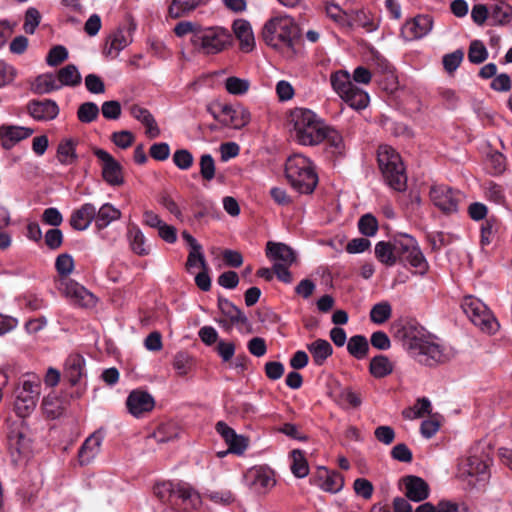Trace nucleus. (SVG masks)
I'll return each instance as SVG.
<instances>
[{"label": "nucleus", "mask_w": 512, "mask_h": 512, "mask_svg": "<svg viewBox=\"0 0 512 512\" xmlns=\"http://www.w3.org/2000/svg\"><path fill=\"white\" fill-rule=\"evenodd\" d=\"M402 334L404 348L418 363L434 366L445 360L442 347L432 340L423 327L408 323L403 327Z\"/></svg>", "instance_id": "nucleus-1"}, {"label": "nucleus", "mask_w": 512, "mask_h": 512, "mask_svg": "<svg viewBox=\"0 0 512 512\" xmlns=\"http://www.w3.org/2000/svg\"><path fill=\"white\" fill-rule=\"evenodd\" d=\"M330 80L334 91L349 106L357 110L367 107L368 93L354 83L368 84L371 81V73L367 68L358 66L353 72V77L347 71L340 70L333 73Z\"/></svg>", "instance_id": "nucleus-2"}, {"label": "nucleus", "mask_w": 512, "mask_h": 512, "mask_svg": "<svg viewBox=\"0 0 512 512\" xmlns=\"http://www.w3.org/2000/svg\"><path fill=\"white\" fill-rule=\"evenodd\" d=\"M291 137L305 146L318 145L324 141V121L312 110L294 108L288 116Z\"/></svg>", "instance_id": "nucleus-3"}, {"label": "nucleus", "mask_w": 512, "mask_h": 512, "mask_svg": "<svg viewBox=\"0 0 512 512\" xmlns=\"http://www.w3.org/2000/svg\"><path fill=\"white\" fill-rule=\"evenodd\" d=\"M285 176L296 191L312 193L318 183V176L310 159L302 154H293L285 164Z\"/></svg>", "instance_id": "nucleus-4"}, {"label": "nucleus", "mask_w": 512, "mask_h": 512, "mask_svg": "<svg viewBox=\"0 0 512 512\" xmlns=\"http://www.w3.org/2000/svg\"><path fill=\"white\" fill-rule=\"evenodd\" d=\"M378 164L386 184L395 191L407 188V175L400 155L390 146L378 149Z\"/></svg>", "instance_id": "nucleus-5"}, {"label": "nucleus", "mask_w": 512, "mask_h": 512, "mask_svg": "<svg viewBox=\"0 0 512 512\" xmlns=\"http://www.w3.org/2000/svg\"><path fill=\"white\" fill-rule=\"evenodd\" d=\"M230 32L221 26L203 27L191 36L193 48L203 55H216L223 52L231 44Z\"/></svg>", "instance_id": "nucleus-6"}, {"label": "nucleus", "mask_w": 512, "mask_h": 512, "mask_svg": "<svg viewBox=\"0 0 512 512\" xmlns=\"http://www.w3.org/2000/svg\"><path fill=\"white\" fill-rule=\"evenodd\" d=\"M294 25L288 17H275L268 20L262 30L264 42L276 49H286L291 55L294 50Z\"/></svg>", "instance_id": "nucleus-7"}, {"label": "nucleus", "mask_w": 512, "mask_h": 512, "mask_svg": "<svg viewBox=\"0 0 512 512\" xmlns=\"http://www.w3.org/2000/svg\"><path fill=\"white\" fill-rule=\"evenodd\" d=\"M41 391V382L39 377L33 374H27L22 377L18 387L15 390L14 410L24 420L36 408Z\"/></svg>", "instance_id": "nucleus-8"}, {"label": "nucleus", "mask_w": 512, "mask_h": 512, "mask_svg": "<svg viewBox=\"0 0 512 512\" xmlns=\"http://www.w3.org/2000/svg\"><path fill=\"white\" fill-rule=\"evenodd\" d=\"M393 244L397 262L408 263L421 275L428 271V262L413 237L407 234L399 235L393 238Z\"/></svg>", "instance_id": "nucleus-9"}, {"label": "nucleus", "mask_w": 512, "mask_h": 512, "mask_svg": "<svg viewBox=\"0 0 512 512\" xmlns=\"http://www.w3.org/2000/svg\"><path fill=\"white\" fill-rule=\"evenodd\" d=\"M461 307L463 312L482 332L494 334L499 329V323L489 308L478 298L466 296L463 298Z\"/></svg>", "instance_id": "nucleus-10"}, {"label": "nucleus", "mask_w": 512, "mask_h": 512, "mask_svg": "<svg viewBox=\"0 0 512 512\" xmlns=\"http://www.w3.org/2000/svg\"><path fill=\"white\" fill-rule=\"evenodd\" d=\"M28 427L25 420L13 422L8 431V449L12 461L16 464L30 455V439L28 438Z\"/></svg>", "instance_id": "nucleus-11"}, {"label": "nucleus", "mask_w": 512, "mask_h": 512, "mask_svg": "<svg viewBox=\"0 0 512 512\" xmlns=\"http://www.w3.org/2000/svg\"><path fill=\"white\" fill-rule=\"evenodd\" d=\"M489 457L487 455H470L459 464L462 478H475L476 481H487L490 477Z\"/></svg>", "instance_id": "nucleus-12"}, {"label": "nucleus", "mask_w": 512, "mask_h": 512, "mask_svg": "<svg viewBox=\"0 0 512 512\" xmlns=\"http://www.w3.org/2000/svg\"><path fill=\"white\" fill-rule=\"evenodd\" d=\"M93 153L102 163L103 179L111 186H121L124 183L121 164L101 148H95Z\"/></svg>", "instance_id": "nucleus-13"}, {"label": "nucleus", "mask_w": 512, "mask_h": 512, "mask_svg": "<svg viewBox=\"0 0 512 512\" xmlns=\"http://www.w3.org/2000/svg\"><path fill=\"white\" fill-rule=\"evenodd\" d=\"M247 485L257 493L264 494L276 484L273 471L265 466L250 468L245 476Z\"/></svg>", "instance_id": "nucleus-14"}, {"label": "nucleus", "mask_w": 512, "mask_h": 512, "mask_svg": "<svg viewBox=\"0 0 512 512\" xmlns=\"http://www.w3.org/2000/svg\"><path fill=\"white\" fill-rule=\"evenodd\" d=\"M432 203L444 213L456 212L458 209V192L446 185H435L430 189Z\"/></svg>", "instance_id": "nucleus-15"}, {"label": "nucleus", "mask_w": 512, "mask_h": 512, "mask_svg": "<svg viewBox=\"0 0 512 512\" xmlns=\"http://www.w3.org/2000/svg\"><path fill=\"white\" fill-rule=\"evenodd\" d=\"M432 27V16L419 14L405 22L402 26L401 33L407 40H416L429 34Z\"/></svg>", "instance_id": "nucleus-16"}, {"label": "nucleus", "mask_w": 512, "mask_h": 512, "mask_svg": "<svg viewBox=\"0 0 512 512\" xmlns=\"http://www.w3.org/2000/svg\"><path fill=\"white\" fill-rule=\"evenodd\" d=\"M126 405L128 411L138 418L143 414L152 411L155 406V401L152 395L148 392L133 390L127 397Z\"/></svg>", "instance_id": "nucleus-17"}, {"label": "nucleus", "mask_w": 512, "mask_h": 512, "mask_svg": "<svg viewBox=\"0 0 512 512\" xmlns=\"http://www.w3.org/2000/svg\"><path fill=\"white\" fill-rule=\"evenodd\" d=\"M28 111L37 121H50L58 116L59 107L50 99L33 100L28 104Z\"/></svg>", "instance_id": "nucleus-18"}, {"label": "nucleus", "mask_w": 512, "mask_h": 512, "mask_svg": "<svg viewBox=\"0 0 512 512\" xmlns=\"http://www.w3.org/2000/svg\"><path fill=\"white\" fill-rule=\"evenodd\" d=\"M175 503L173 506L180 507L183 510L196 509L201 504L199 493L189 484L178 482V488L175 493Z\"/></svg>", "instance_id": "nucleus-19"}, {"label": "nucleus", "mask_w": 512, "mask_h": 512, "mask_svg": "<svg viewBox=\"0 0 512 512\" xmlns=\"http://www.w3.org/2000/svg\"><path fill=\"white\" fill-rule=\"evenodd\" d=\"M33 129L23 126L2 125L0 126L1 144L5 149H11L20 141L30 137Z\"/></svg>", "instance_id": "nucleus-20"}, {"label": "nucleus", "mask_w": 512, "mask_h": 512, "mask_svg": "<svg viewBox=\"0 0 512 512\" xmlns=\"http://www.w3.org/2000/svg\"><path fill=\"white\" fill-rule=\"evenodd\" d=\"M401 481L405 488V496L409 500L420 502L429 496V486L422 478L409 475L402 478Z\"/></svg>", "instance_id": "nucleus-21"}, {"label": "nucleus", "mask_w": 512, "mask_h": 512, "mask_svg": "<svg viewBox=\"0 0 512 512\" xmlns=\"http://www.w3.org/2000/svg\"><path fill=\"white\" fill-rule=\"evenodd\" d=\"M130 115L146 127V135L150 139L157 138L160 135V128L150 111L138 104H133L129 108Z\"/></svg>", "instance_id": "nucleus-22"}, {"label": "nucleus", "mask_w": 512, "mask_h": 512, "mask_svg": "<svg viewBox=\"0 0 512 512\" xmlns=\"http://www.w3.org/2000/svg\"><path fill=\"white\" fill-rule=\"evenodd\" d=\"M96 206L92 203H85L71 214L69 223L76 231L88 229L92 221L95 222Z\"/></svg>", "instance_id": "nucleus-23"}, {"label": "nucleus", "mask_w": 512, "mask_h": 512, "mask_svg": "<svg viewBox=\"0 0 512 512\" xmlns=\"http://www.w3.org/2000/svg\"><path fill=\"white\" fill-rule=\"evenodd\" d=\"M266 256L274 263L281 265H293L297 256L288 245L269 241L266 246Z\"/></svg>", "instance_id": "nucleus-24"}, {"label": "nucleus", "mask_w": 512, "mask_h": 512, "mask_svg": "<svg viewBox=\"0 0 512 512\" xmlns=\"http://www.w3.org/2000/svg\"><path fill=\"white\" fill-rule=\"evenodd\" d=\"M103 441V436L100 432L91 434L81 445L78 458L81 465L89 464L99 453Z\"/></svg>", "instance_id": "nucleus-25"}, {"label": "nucleus", "mask_w": 512, "mask_h": 512, "mask_svg": "<svg viewBox=\"0 0 512 512\" xmlns=\"http://www.w3.org/2000/svg\"><path fill=\"white\" fill-rule=\"evenodd\" d=\"M218 308L232 324H235L241 330L242 327H250L247 316L231 301L226 298H218Z\"/></svg>", "instance_id": "nucleus-26"}, {"label": "nucleus", "mask_w": 512, "mask_h": 512, "mask_svg": "<svg viewBox=\"0 0 512 512\" xmlns=\"http://www.w3.org/2000/svg\"><path fill=\"white\" fill-rule=\"evenodd\" d=\"M233 31L236 38L240 41L241 50L245 52L251 51L255 45V40L250 23L244 19L235 20Z\"/></svg>", "instance_id": "nucleus-27"}, {"label": "nucleus", "mask_w": 512, "mask_h": 512, "mask_svg": "<svg viewBox=\"0 0 512 512\" xmlns=\"http://www.w3.org/2000/svg\"><path fill=\"white\" fill-rule=\"evenodd\" d=\"M121 211L111 203H104L99 209L96 208L95 228L101 231L107 228L112 222L121 218Z\"/></svg>", "instance_id": "nucleus-28"}, {"label": "nucleus", "mask_w": 512, "mask_h": 512, "mask_svg": "<svg viewBox=\"0 0 512 512\" xmlns=\"http://www.w3.org/2000/svg\"><path fill=\"white\" fill-rule=\"evenodd\" d=\"M84 358L80 354H70L64 364V376L68 381L75 385L83 375Z\"/></svg>", "instance_id": "nucleus-29"}, {"label": "nucleus", "mask_w": 512, "mask_h": 512, "mask_svg": "<svg viewBox=\"0 0 512 512\" xmlns=\"http://www.w3.org/2000/svg\"><path fill=\"white\" fill-rule=\"evenodd\" d=\"M207 2L208 0H172L168 14L173 19L181 18Z\"/></svg>", "instance_id": "nucleus-30"}, {"label": "nucleus", "mask_w": 512, "mask_h": 512, "mask_svg": "<svg viewBox=\"0 0 512 512\" xmlns=\"http://www.w3.org/2000/svg\"><path fill=\"white\" fill-rule=\"evenodd\" d=\"M222 113L229 117V125L235 129H241L246 126L251 119L250 112L242 106L233 107L225 105L222 107Z\"/></svg>", "instance_id": "nucleus-31"}, {"label": "nucleus", "mask_w": 512, "mask_h": 512, "mask_svg": "<svg viewBox=\"0 0 512 512\" xmlns=\"http://www.w3.org/2000/svg\"><path fill=\"white\" fill-rule=\"evenodd\" d=\"M307 349L317 366H322L333 353L332 345L325 339H317L307 344Z\"/></svg>", "instance_id": "nucleus-32"}, {"label": "nucleus", "mask_w": 512, "mask_h": 512, "mask_svg": "<svg viewBox=\"0 0 512 512\" xmlns=\"http://www.w3.org/2000/svg\"><path fill=\"white\" fill-rule=\"evenodd\" d=\"M77 140L66 138L60 141L57 148V159L63 165H71L76 162Z\"/></svg>", "instance_id": "nucleus-33"}, {"label": "nucleus", "mask_w": 512, "mask_h": 512, "mask_svg": "<svg viewBox=\"0 0 512 512\" xmlns=\"http://www.w3.org/2000/svg\"><path fill=\"white\" fill-rule=\"evenodd\" d=\"M67 295L75 300V302L82 307H91L95 304V297L85 287L77 284L70 283L67 288Z\"/></svg>", "instance_id": "nucleus-34"}, {"label": "nucleus", "mask_w": 512, "mask_h": 512, "mask_svg": "<svg viewBox=\"0 0 512 512\" xmlns=\"http://www.w3.org/2000/svg\"><path fill=\"white\" fill-rule=\"evenodd\" d=\"M127 237L132 251L139 256L149 254V248L146 246V238L137 225L128 229Z\"/></svg>", "instance_id": "nucleus-35"}, {"label": "nucleus", "mask_w": 512, "mask_h": 512, "mask_svg": "<svg viewBox=\"0 0 512 512\" xmlns=\"http://www.w3.org/2000/svg\"><path fill=\"white\" fill-rule=\"evenodd\" d=\"M394 366L385 355H377L370 361L369 371L375 378H384L393 372Z\"/></svg>", "instance_id": "nucleus-36"}, {"label": "nucleus", "mask_w": 512, "mask_h": 512, "mask_svg": "<svg viewBox=\"0 0 512 512\" xmlns=\"http://www.w3.org/2000/svg\"><path fill=\"white\" fill-rule=\"evenodd\" d=\"M375 257L382 264L392 267L397 263L394 254L393 239L391 241H379L375 245Z\"/></svg>", "instance_id": "nucleus-37"}, {"label": "nucleus", "mask_w": 512, "mask_h": 512, "mask_svg": "<svg viewBox=\"0 0 512 512\" xmlns=\"http://www.w3.org/2000/svg\"><path fill=\"white\" fill-rule=\"evenodd\" d=\"M57 79L62 86L75 87L81 83L82 77L74 64H68L57 73Z\"/></svg>", "instance_id": "nucleus-38"}, {"label": "nucleus", "mask_w": 512, "mask_h": 512, "mask_svg": "<svg viewBox=\"0 0 512 512\" xmlns=\"http://www.w3.org/2000/svg\"><path fill=\"white\" fill-rule=\"evenodd\" d=\"M347 351L352 357L358 360L364 359L369 352V343L367 338L363 335L352 336L348 340Z\"/></svg>", "instance_id": "nucleus-39"}, {"label": "nucleus", "mask_w": 512, "mask_h": 512, "mask_svg": "<svg viewBox=\"0 0 512 512\" xmlns=\"http://www.w3.org/2000/svg\"><path fill=\"white\" fill-rule=\"evenodd\" d=\"M177 488L178 482L165 481L157 483L154 486V494L161 502L169 503L173 506Z\"/></svg>", "instance_id": "nucleus-40"}, {"label": "nucleus", "mask_w": 512, "mask_h": 512, "mask_svg": "<svg viewBox=\"0 0 512 512\" xmlns=\"http://www.w3.org/2000/svg\"><path fill=\"white\" fill-rule=\"evenodd\" d=\"M291 460L290 469L295 477L304 478L309 474L308 462L301 450H293Z\"/></svg>", "instance_id": "nucleus-41"}, {"label": "nucleus", "mask_w": 512, "mask_h": 512, "mask_svg": "<svg viewBox=\"0 0 512 512\" xmlns=\"http://www.w3.org/2000/svg\"><path fill=\"white\" fill-rule=\"evenodd\" d=\"M335 401L343 409L358 408L362 404L360 395L350 388L340 390Z\"/></svg>", "instance_id": "nucleus-42"}, {"label": "nucleus", "mask_w": 512, "mask_h": 512, "mask_svg": "<svg viewBox=\"0 0 512 512\" xmlns=\"http://www.w3.org/2000/svg\"><path fill=\"white\" fill-rule=\"evenodd\" d=\"M60 88L61 85L59 84L57 77L53 74L40 75L36 78L34 83V90L39 94H47Z\"/></svg>", "instance_id": "nucleus-43"}, {"label": "nucleus", "mask_w": 512, "mask_h": 512, "mask_svg": "<svg viewBox=\"0 0 512 512\" xmlns=\"http://www.w3.org/2000/svg\"><path fill=\"white\" fill-rule=\"evenodd\" d=\"M490 17L496 25H506L512 20V6L505 2L493 5Z\"/></svg>", "instance_id": "nucleus-44"}, {"label": "nucleus", "mask_w": 512, "mask_h": 512, "mask_svg": "<svg viewBox=\"0 0 512 512\" xmlns=\"http://www.w3.org/2000/svg\"><path fill=\"white\" fill-rule=\"evenodd\" d=\"M99 107L94 102H84L77 110V118L81 123L88 124L95 121L99 116Z\"/></svg>", "instance_id": "nucleus-45"}, {"label": "nucleus", "mask_w": 512, "mask_h": 512, "mask_svg": "<svg viewBox=\"0 0 512 512\" xmlns=\"http://www.w3.org/2000/svg\"><path fill=\"white\" fill-rule=\"evenodd\" d=\"M392 314V307L387 301L375 304L370 311V319L375 324H383Z\"/></svg>", "instance_id": "nucleus-46"}, {"label": "nucleus", "mask_w": 512, "mask_h": 512, "mask_svg": "<svg viewBox=\"0 0 512 512\" xmlns=\"http://www.w3.org/2000/svg\"><path fill=\"white\" fill-rule=\"evenodd\" d=\"M179 428L174 422H168L161 424L154 436L160 443H165L176 439L179 435Z\"/></svg>", "instance_id": "nucleus-47"}, {"label": "nucleus", "mask_w": 512, "mask_h": 512, "mask_svg": "<svg viewBox=\"0 0 512 512\" xmlns=\"http://www.w3.org/2000/svg\"><path fill=\"white\" fill-rule=\"evenodd\" d=\"M488 58V52L484 44L479 40L471 42L468 51V59L473 64H480Z\"/></svg>", "instance_id": "nucleus-48"}, {"label": "nucleus", "mask_w": 512, "mask_h": 512, "mask_svg": "<svg viewBox=\"0 0 512 512\" xmlns=\"http://www.w3.org/2000/svg\"><path fill=\"white\" fill-rule=\"evenodd\" d=\"M344 486V479L342 475L338 472L328 473L326 471V477L321 484V488L324 491L337 493Z\"/></svg>", "instance_id": "nucleus-49"}, {"label": "nucleus", "mask_w": 512, "mask_h": 512, "mask_svg": "<svg viewBox=\"0 0 512 512\" xmlns=\"http://www.w3.org/2000/svg\"><path fill=\"white\" fill-rule=\"evenodd\" d=\"M130 43L129 36L123 29L116 30L109 38V53H119Z\"/></svg>", "instance_id": "nucleus-50"}, {"label": "nucleus", "mask_w": 512, "mask_h": 512, "mask_svg": "<svg viewBox=\"0 0 512 512\" xmlns=\"http://www.w3.org/2000/svg\"><path fill=\"white\" fill-rule=\"evenodd\" d=\"M464 58V52L461 49H457L452 53L445 54L442 59L443 67L449 74L454 73L460 66Z\"/></svg>", "instance_id": "nucleus-51"}, {"label": "nucleus", "mask_w": 512, "mask_h": 512, "mask_svg": "<svg viewBox=\"0 0 512 512\" xmlns=\"http://www.w3.org/2000/svg\"><path fill=\"white\" fill-rule=\"evenodd\" d=\"M250 87V82L238 77H228L225 81L226 90L233 95H243Z\"/></svg>", "instance_id": "nucleus-52"}, {"label": "nucleus", "mask_w": 512, "mask_h": 512, "mask_svg": "<svg viewBox=\"0 0 512 512\" xmlns=\"http://www.w3.org/2000/svg\"><path fill=\"white\" fill-rule=\"evenodd\" d=\"M485 196L488 200L496 203V204H504L505 202V192L501 185L489 181L484 186Z\"/></svg>", "instance_id": "nucleus-53"}, {"label": "nucleus", "mask_w": 512, "mask_h": 512, "mask_svg": "<svg viewBox=\"0 0 512 512\" xmlns=\"http://www.w3.org/2000/svg\"><path fill=\"white\" fill-rule=\"evenodd\" d=\"M55 268L61 277H66L74 270V259L68 253H62L57 256L55 261Z\"/></svg>", "instance_id": "nucleus-54"}, {"label": "nucleus", "mask_w": 512, "mask_h": 512, "mask_svg": "<svg viewBox=\"0 0 512 512\" xmlns=\"http://www.w3.org/2000/svg\"><path fill=\"white\" fill-rule=\"evenodd\" d=\"M186 267L189 272H192L193 268H200L201 270H209L208 264L205 259V255L202 249L190 250L186 262Z\"/></svg>", "instance_id": "nucleus-55"}, {"label": "nucleus", "mask_w": 512, "mask_h": 512, "mask_svg": "<svg viewBox=\"0 0 512 512\" xmlns=\"http://www.w3.org/2000/svg\"><path fill=\"white\" fill-rule=\"evenodd\" d=\"M358 228L362 235L374 236L378 230L377 219L372 214H365L359 219Z\"/></svg>", "instance_id": "nucleus-56"}, {"label": "nucleus", "mask_w": 512, "mask_h": 512, "mask_svg": "<svg viewBox=\"0 0 512 512\" xmlns=\"http://www.w3.org/2000/svg\"><path fill=\"white\" fill-rule=\"evenodd\" d=\"M487 166L492 175H501L506 170V158L500 152H493L487 158Z\"/></svg>", "instance_id": "nucleus-57"}, {"label": "nucleus", "mask_w": 512, "mask_h": 512, "mask_svg": "<svg viewBox=\"0 0 512 512\" xmlns=\"http://www.w3.org/2000/svg\"><path fill=\"white\" fill-rule=\"evenodd\" d=\"M200 175L206 181H211L215 177V161L210 154H203L200 157Z\"/></svg>", "instance_id": "nucleus-58"}, {"label": "nucleus", "mask_w": 512, "mask_h": 512, "mask_svg": "<svg viewBox=\"0 0 512 512\" xmlns=\"http://www.w3.org/2000/svg\"><path fill=\"white\" fill-rule=\"evenodd\" d=\"M194 157L187 149H178L173 154V163L180 170H188L192 167Z\"/></svg>", "instance_id": "nucleus-59"}, {"label": "nucleus", "mask_w": 512, "mask_h": 512, "mask_svg": "<svg viewBox=\"0 0 512 512\" xmlns=\"http://www.w3.org/2000/svg\"><path fill=\"white\" fill-rule=\"evenodd\" d=\"M68 58V50L62 45H56L50 49L46 56V63L55 67L64 62Z\"/></svg>", "instance_id": "nucleus-60"}, {"label": "nucleus", "mask_w": 512, "mask_h": 512, "mask_svg": "<svg viewBox=\"0 0 512 512\" xmlns=\"http://www.w3.org/2000/svg\"><path fill=\"white\" fill-rule=\"evenodd\" d=\"M431 412V402L427 398H421L417 401L410 411H405L403 414L406 418H420L425 414Z\"/></svg>", "instance_id": "nucleus-61"}, {"label": "nucleus", "mask_w": 512, "mask_h": 512, "mask_svg": "<svg viewBox=\"0 0 512 512\" xmlns=\"http://www.w3.org/2000/svg\"><path fill=\"white\" fill-rule=\"evenodd\" d=\"M191 365V357L185 352H178L173 360V368L177 374L184 376L188 373Z\"/></svg>", "instance_id": "nucleus-62"}, {"label": "nucleus", "mask_w": 512, "mask_h": 512, "mask_svg": "<svg viewBox=\"0 0 512 512\" xmlns=\"http://www.w3.org/2000/svg\"><path fill=\"white\" fill-rule=\"evenodd\" d=\"M353 488L358 496L366 500L372 497L374 491L373 484L365 478H357L354 481Z\"/></svg>", "instance_id": "nucleus-63"}, {"label": "nucleus", "mask_w": 512, "mask_h": 512, "mask_svg": "<svg viewBox=\"0 0 512 512\" xmlns=\"http://www.w3.org/2000/svg\"><path fill=\"white\" fill-rule=\"evenodd\" d=\"M101 112L104 118L117 120L121 116V105L116 100L105 101L101 106Z\"/></svg>", "instance_id": "nucleus-64"}]
</instances>
